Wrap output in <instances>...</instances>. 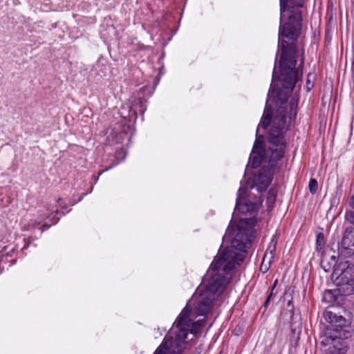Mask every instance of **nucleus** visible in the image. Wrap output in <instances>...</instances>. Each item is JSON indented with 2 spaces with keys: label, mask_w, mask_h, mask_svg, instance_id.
Masks as SVG:
<instances>
[{
  "label": "nucleus",
  "mask_w": 354,
  "mask_h": 354,
  "mask_svg": "<svg viewBox=\"0 0 354 354\" xmlns=\"http://www.w3.org/2000/svg\"><path fill=\"white\" fill-rule=\"evenodd\" d=\"M321 267L322 269L326 272H328L332 268H335L333 263L329 261L328 258V254L327 252H325V253L322 255V258L320 262Z\"/></svg>",
  "instance_id": "nucleus-12"
},
{
  "label": "nucleus",
  "mask_w": 354,
  "mask_h": 354,
  "mask_svg": "<svg viewBox=\"0 0 354 354\" xmlns=\"http://www.w3.org/2000/svg\"><path fill=\"white\" fill-rule=\"evenodd\" d=\"M349 205L353 209H354V194L351 196L349 200Z\"/></svg>",
  "instance_id": "nucleus-22"
},
{
  "label": "nucleus",
  "mask_w": 354,
  "mask_h": 354,
  "mask_svg": "<svg viewBox=\"0 0 354 354\" xmlns=\"http://www.w3.org/2000/svg\"><path fill=\"white\" fill-rule=\"evenodd\" d=\"M279 44L281 48L280 75L277 84L274 66L270 86L272 94L277 95V109L268 135V141L272 147L264 152V158L268 160V167L261 168L254 179V187L261 192L265 191L270 184L274 169L278 167V162L283 157L286 145L284 133L288 129L290 122L296 118L298 104V99L296 97H292L288 104L287 100L295 84L301 80L302 75L299 69L295 70V41H279Z\"/></svg>",
  "instance_id": "nucleus-1"
},
{
  "label": "nucleus",
  "mask_w": 354,
  "mask_h": 354,
  "mask_svg": "<svg viewBox=\"0 0 354 354\" xmlns=\"http://www.w3.org/2000/svg\"><path fill=\"white\" fill-rule=\"evenodd\" d=\"M257 147L255 143L252 149V154L250 158V163L252 168H257L260 165L261 162L263 160V156L260 152H257Z\"/></svg>",
  "instance_id": "nucleus-10"
},
{
  "label": "nucleus",
  "mask_w": 354,
  "mask_h": 354,
  "mask_svg": "<svg viewBox=\"0 0 354 354\" xmlns=\"http://www.w3.org/2000/svg\"><path fill=\"white\" fill-rule=\"evenodd\" d=\"M247 189L241 187L237 193L234 214L241 213L243 215H250V218H241L237 232L231 243V248L241 252H245L247 245L254 236V225L256 223V203L249 201L245 197Z\"/></svg>",
  "instance_id": "nucleus-4"
},
{
  "label": "nucleus",
  "mask_w": 354,
  "mask_h": 354,
  "mask_svg": "<svg viewBox=\"0 0 354 354\" xmlns=\"http://www.w3.org/2000/svg\"><path fill=\"white\" fill-rule=\"evenodd\" d=\"M324 318L326 322L329 323L326 331L325 332V335L323 337V339L322 343L325 345H329V347L333 346V341H330L328 344H326L327 339H341L344 342V344L346 345V342L343 339L338 337L336 335H332V331L338 332L340 329H342L346 324V319L342 316L338 315L335 313L332 312L331 310H326L324 313ZM347 347V346H346Z\"/></svg>",
  "instance_id": "nucleus-6"
},
{
  "label": "nucleus",
  "mask_w": 354,
  "mask_h": 354,
  "mask_svg": "<svg viewBox=\"0 0 354 354\" xmlns=\"http://www.w3.org/2000/svg\"><path fill=\"white\" fill-rule=\"evenodd\" d=\"M291 305V301H289L288 303V306H290Z\"/></svg>",
  "instance_id": "nucleus-24"
},
{
  "label": "nucleus",
  "mask_w": 354,
  "mask_h": 354,
  "mask_svg": "<svg viewBox=\"0 0 354 354\" xmlns=\"http://www.w3.org/2000/svg\"><path fill=\"white\" fill-rule=\"evenodd\" d=\"M329 258H330V261L331 263H333V264L335 266H337V265H336V263H337V256L335 254V252H333V254L332 255H330V256L329 257Z\"/></svg>",
  "instance_id": "nucleus-20"
},
{
  "label": "nucleus",
  "mask_w": 354,
  "mask_h": 354,
  "mask_svg": "<svg viewBox=\"0 0 354 354\" xmlns=\"http://www.w3.org/2000/svg\"><path fill=\"white\" fill-rule=\"evenodd\" d=\"M304 0H280V6H303Z\"/></svg>",
  "instance_id": "nucleus-13"
},
{
  "label": "nucleus",
  "mask_w": 354,
  "mask_h": 354,
  "mask_svg": "<svg viewBox=\"0 0 354 354\" xmlns=\"http://www.w3.org/2000/svg\"><path fill=\"white\" fill-rule=\"evenodd\" d=\"M324 244V235L322 232H319L317 235L316 239V250L318 252H322V245Z\"/></svg>",
  "instance_id": "nucleus-15"
},
{
  "label": "nucleus",
  "mask_w": 354,
  "mask_h": 354,
  "mask_svg": "<svg viewBox=\"0 0 354 354\" xmlns=\"http://www.w3.org/2000/svg\"><path fill=\"white\" fill-rule=\"evenodd\" d=\"M308 187H309L310 192L311 194H315L317 190V187H318V183H317V180H315L314 178H311L309 181Z\"/></svg>",
  "instance_id": "nucleus-16"
},
{
  "label": "nucleus",
  "mask_w": 354,
  "mask_h": 354,
  "mask_svg": "<svg viewBox=\"0 0 354 354\" xmlns=\"http://www.w3.org/2000/svg\"><path fill=\"white\" fill-rule=\"evenodd\" d=\"M333 283L337 286V291L341 295H354V265L348 261H343L338 263L331 275ZM328 290L324 292L325 300L332 301L335 300V292Z\"/></svg>",
  "instance_id": "nucleus-5"
},
{
  "label": "nucleus",
  "mask_w": 354,
  "mask_h": 354,
  "mask_svg": "<svg viewBox=\"0 0 354 354\" xmlns=\"http://www.w3.org/2000/svg\"><path fill=\"white\" fill-rule=\"evenodd\" d=\"M276 192L274 190V189H270L269 190L268 192V197H267V201H266V203L268 204V209L269 211L272 210V207H273V205L275 202V199H276Z\"/></svg>",
  "instance_id": "nucleus-14"
},
{
  "label": "nucleus",
  "mask_w": 354,
  "mask_h": 354,
  "mask_svg": "<svg viewBox=\"0 0 354 354\" xmlns=\"http://www.w3.org/2000/svg\"><path fill=\"white\" fill-rule=\"evenodd\" d=\"M338 249L346 256H351L354 254V230L352 227H347L345 230L341 247L338 246Z\"/></svg>",
  "instance_id": "nucleus-7"
},
{
  "label": "nucleus",
  "mask_w": 354,
  "mask_h": 354,
  "mask_svg": "<svg viewBox=\"0 0 354 354\" xmlns=\"http://www.w3.org/2000/svg\"><path fill=\"white\" fill-rule=\"evenodd\" d=\"M62 209H66V205H64L62 206Z\"/></svg>",
  "instance_id": "nucleus-23"
},
{
  "label": "nucleus",
  "mask_w": 354,
  "mask_h": 354,
  "mask_svg": "<svg viewBox=\"0 0 354 354\" xmlns=\"http://www.w3.org/2000/svg\"><path fill=\"white\" fill-rule=\"evenodd\" d=\"M333 341V346L328 348V353L326 354H345L346 353V346L344 342L341 339H327L326 344Z\"/></svg>",
  "instance_id": "nucleus-8"
},
{
  "label": "nucleus",
  "mask_w": 354,
  "mask_h": 354,
  "mask_svg": "<svg viewBox=\"0 0 354 354\" xmlns=\"http://www.w3.org/2000/svg\"><path fill=\"white\" fill-rule=\"evenodd\" d=\"M272 112L271 108L266 104L261 120L258 126L257 133L259 128L266 129L270 125L272 120Z\"/></svg>",
  "instance_id": "nucleus-9"
},
{
  "label": "nucleus",
  "mask_w": 354,
  "mask_h": 354,
  "mask_svg": "<svg viewBox=\"0 0 354 354\" xmlns=\"http://www.w3.org/2000/svg\"><path fill=\"white\" fill-rule=\"evenodd\" d=\"M277 283V281L276 280L272 287V291L270 293V295L268 296L266 300L264 302V306L266 308L268 306V304H269V301H270V299H271L272 296V291L274 289L275 286H276V284Z\"/></svg>",
  "instance_id": "nucleus-19"
},
{
  "label": "nucleus",
  "mask_w": 354,
  "mask_h": 354,
  "mask_svg": "<svg viewBox=\"0 0 354 354\" xmlns=\"http://www.w3.org/2000/svg\"><path fill=\"white\" fill-rule=\"evenodd\" d=\"M234 248H226L222 250L218 259L211 264L199 287L203 291H208L214 297L216 293H221L231 278V272L239 265L243 258L234 251Z\"/></svg>",
  "instance_id": "nucleus-3"
},
{
  "label": "nucleus",
  "mask_w": 354,
  "mask_h": 354,
  "mask_svg": "<svg viewBox=\"0 0 354 354\" xmlns=\"http://www.w3.org/2000/svg\"><path fill=\"white\" fill-rule=\"evenodd\" d=\"M345 218L350 223L354 225V211H347L345 214Z\"/></svg>",
  "instance_id": "nucleus-17"
},
{
  "label": "nucleus",
  "mask_w": 354,
  "mask_h": 354,
  "mask_svg": "<svg viewBox=\"0 0 354 354\" xmlns=\"http://www.w3.org/2000/svg\"><path fill=\"white\" fill-rule=\"evenodd\" d=\"M277 243V240L276 237H274L271 240L270 243L268 245V247L267 250H266V254L264 256L263 259V263H264L266 262V259L268 257V253L270 254V257L268 258V264L270 263L271 260L274 257V252H275V250H276Z\"/></svg>",
  "instance_id": "nucleus-11"
},
{
  "label": "nucleus",
  "mask_w": 354,
  "mask_h": 354,
  "mask_svg": "<svg viewBox=\"0 0 354 354\" xmlns=\"http://www.w3.org/2000/svg\"><path fill=\"white\" fill-rule=\"evenodd\" d=\"M118 164H119V160L118 159H116L110 166H109L108 167H106V169L102 170L100 174H101L104 171L109 170L110 169L113 168V167L116 166Z\"/></svg>",
  "instance_id": "nucleus-21"
},
{
  "label": "nucleus",
  "mask_w": 354,
  "mask_h": 354,
  "mask_svg": "<svg viewBox=\"0 0 354 354\" xmlns=\"http://www.w3.org/2000/svg\"><path fill=\"white\" fill-rule=\"evenodd\" d=\"M61 201V198H59L57 199V202H59V201Z\"/></svg>",
  "instance_id": "nucleus-25"
},
{
  "label": "nucleus",
  "mask_w": 354,
  "mask_h": 354,
  "mask_svg": "<svg viewBox=\"0 0 354 354\" xmlns=\"http://www.w3.org/2000/svg\"><path fill=\"white\" fill-rule=\"evenodd\" d=\"M58 213H59V211L57 209H56L55 211L52 212L50 215H49L48 216L50 218V220L53 221V224H55L58 221V220H59V218L56 217V215Z\"/></svg>",
  "instance_id": "nucleus-18"
},
{
  "label": "nucleus",
  "mask_w": 354,
  "mask_h": 354,
  "mask_svg": "<svg viewBox=\"0 0 354 354\" xmlns=\"http://www.w3.org/2000/svg\"><path fill=\"white\" fill-rule=\"evenodd\" d=\"M214 298L212 293L198 287L174 323L172 329L176 335L174 339L172 336L167 335L153 354H181L189 333L196 335L205 324V318L196 322L194 319L210 312Z\"/></svg>",
  "instance_id": "nucleus-2"
}]
</instances>
